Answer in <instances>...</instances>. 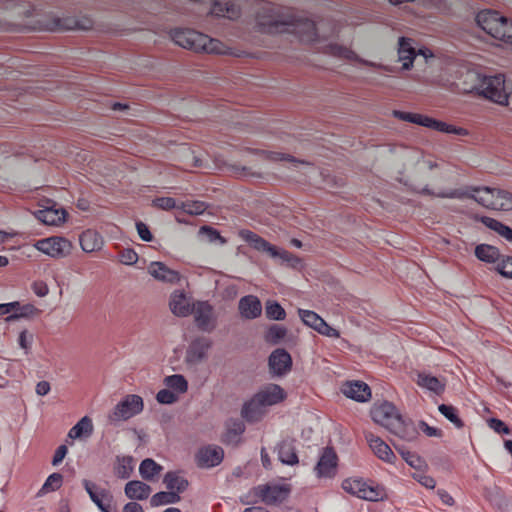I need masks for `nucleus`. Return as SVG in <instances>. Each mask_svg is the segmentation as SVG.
<instances>
[{
    "label": "nucleus",
    "instance_id": "obj_1",
    "mask_svg": "<svg viewBox=\"0 0 512 512\" xmlns=\"http://www.w3.org/2000/svg\"><path fill=\"white\" fill-rule=\"evenodd\" d=\"M256 15L258 26L267 33H291L301 41L312 42L318 39V29L313 20L304 15L287 11L273 2H264Z\"/></svg>",
    "mask_w": 512,
    "mask_h": 512
},
{
    "label": "nucleus",
    "instance_id": "obj_2",
    "mask_svg": "<svg viewBox=\"0 0 512 512\" xmlns=\"http://www.w3.org/2000/svg\"><path fill=\"white\" fill-rule=\"evenodd\" d=\"M465 81L472 83L466 90L475 91L500 105H506L509 95L512 93V85L506 82L503 74L488 76L475 71H468Z\"/></svg>",
    "mask_w": 512,
    "mask_h": 512
},
{
    "label": "nucleus",
    "instance_id": "obj_3",
    "mask_svg": "<svg viewBox=\"0 0 512 512\" xmlns=\"http://www.w3.org/2000/svg\"><path fill=\"white\" fill-rule=\"evenodd\" d=\"M441 197L457 199L471 198L489 209L499 211L512 210V193L500 189H492L488 187L456 189L442 194Z\"/></svg>",
    "mask_w": 512,
    "mask_h": 512
},
{
    "label": "nucleus",
    "instance_id": "obj_4",
    "mask_svg": "<svg viewBox=\"0 0 512 512\" xmlns=\"http://www.w3.org/2000/svg\"><path fill=\"white\" fill-rule=\"evenodd\" d=\"M171 38L175 44L196 52L227 53L226 46L221 41L192 29H175L171 32Z\"/></svg>",
    "mask_w": 512,
    "mask_h": 512
},
{
    "label": "nucleus",
    "instance_id": "obj_5",
    "mask_svg": "<svg viewBox=\"0 0 512 512\" xmlns=\"http://www.w3.org/2000/svg\"><path fill=\"white\" fill-rule=\"evenodd\" d=\"M478 26L493 38L512 45V21L497 11L483 10L476 16Z\"/></svg>",
    "mask_w": 512,
    "mask_h": 512
},
{
    "label": "nucleus",
    "instance_id": "obj_6",
    "mask_svg": "<svg viewBox=\"0 0 512 512\" xmlns=\"http://www.w3.org/2000/svg\"><path fill=\"white\" fill-rule=\"evenodd\" d=\"M144 404L140 396L130 394L124 397L108 415V420L111 424H118L119 422L129 420L136 416L143 410Z\"/></svg>",
    "mask_w": 512,
    "mask_h": 512
},
{
    "label": "nucleus",
    "instance_id": "obj_7",
    "mask_svg": "<svg viewBox=\"0 0 512 512\" xmlns=\"http://www.w3.org/2000/svg\"><path fill=\"white\" fill-rule=\"evenodd\" d=\"M253 492L265 504L277 505L288 498L290 487L285 484H263L254 487Z\"/></svg>",
    "mask_w": 512,
    "mask_h": 512
},
{
    "label": "nucleus",
    "instance_id": "obj_8",
    "mask_svg": "<svg viewBox=\"0 0 512 512\" xmlns=\"http://www.w3.org/2000/svg\"><path fill=\"white\" fill-rule=\"evenodd\" d=\"M342 487L350 494L368 501H377L383 497V491L378 486L369 485L363 479H346Z\"/></svg>",
    "mask_w": 512,
    "mask_h": 512
},
{
    "label": "nucleus",
    "instance_id": "obj_9",
    "mask_svg": "<svg viewBox=\"0 0 512 512\" xmlns=\"http://www.w3.org/2000/svg\"><path fill=\"white\" fill-rule=\"evenodd\" d=\"M371 417L388 431L402 418L396 407L388 401L375 403L371 409Z\"/></svg>",
    "mask_w": 512,
    "mask_h": 512
},
{
    "label": "nucleus",
    "instance_id": "obj_10",
    "mask_svg": "<svg viewBox=\"0 0 512 512\" xmlns=\"http://www.w3.org/2000/svg\"><path fill=\"white\" fill-rule=\"evenodd\" d=\"M93 27V21L89 17H57L53 16L51 21L46 25V29L50 31L63 30H89Z\"/></svg>",
    "mask_w": 512,
    "mask_h": 512
},
{
    "label": "nucleus",
    "instance_id": "obj_11",
    "mask_svg": "<svg viewBox=\"0 0 512 512\" xmlns=\"http://www.w3.org/2000/svg\"><path fill=\"white\" fill-rule=\"evenodd\" d=\"M417 55L422 56L424 59H428L433 56L432 52L427 48L419 49L418 51H416L411 39L405 37L399 38L398 59L400 62H402L403 69H410Z\"/></svg>",
    "mask_w": 512,
    "mask_h": 512
},
{
    "label": "nucleus",
    "instance_id": "obj_12",
    "mask_svg": "<svg viewBox=\"0 0 512 512\" xmlns=\"http://www.w3.org/2000/svg\"><path fill=\"white\" fill-rule=\"evenodd\" d=\"M197 327L204 332H211L215 328L213 307L205 301L193 304L192 312Z\"/></svg>",
    "mask_w": 512,
    "mask_h": 512
},
{
    "label": "nucleus",
    "instance_id": "obj_13",
    "mask_svg": "<svg viewBox=\"0 0 512 512\" xmlns=\"http://www.w3.org/2000/svg\"><path fill=\"white\" fill-rule=\"evenodd\" d=\"M36 248L51 257H63L70 252L71 243L65 238L50 237L39 240Z\"/></svg>",
    "mask_w": 512,
    "mask_h": 512
},
{
    "label": "nucleus",
    "instance_id": "obj_14",
    "mask_svg": "<svg viewBox=\"0 0 512 512\" xmlns=\"http://www.w3.org/2000/svg\"><path fill=\"white\" fill-rule=\"evenodd\" d=\"M246 240L253 248L258 251L266 252L272 258H279L283 262H289L292 258V255L289 252L278 249L253 232L248 231L246 233Z\"/></svg>",
    "mask_w": 512,
    "mask_h": 512
},
{
    "label": "nucleus",
    "instance_id": "obj_15",
    "mask_svg": "<svg viewBox=\"0 0 512 512\" xmlns=\"http://www.w3.org/2000/svg\"><path fill=\"white\" fill-rule=\"evenodd\" d=\"M337 471V455L332 448H325L315 467V472L319 478H332Z\"/></svg>",
    "mask_w": 512,
    "mask_h": 512
},
{
    "label": "nucleus",
    "instance_id": "obj_16",
    "mask_svg": "<svg viewBox=\"0 0 512 512\" xmlns=\"http://www.w3.org/2000/svg\"><path fill=\"white\" fill-rule=\"evenodd\" d=\"M268 365L273 375L283 376L291 370L292 358L285 349L278 348L269 356Z\"/></svg>",
    "mask_w": 512,
    "mask_h": 512
},
{
    "label": "nucleus",
    "instance_id": "obj_17",
    "mask_svg": "<svg viewBox=\"0 0 512 512\" xmlns=\"http://www.w3.org/2000/svg\"><path fill=\"white\" fill-rule=\"evenodd\" d=\"M365 439L370 449L380 460L390 464L395 462L396 455L391 450L389 445L385 443L380 437L374 435L372 432H365Z\"/></svg>",
    "mask_w": 512,
    "mask_h": 512
},
{
    "label": "nucleus",
    "instance_id": "obj_18",
    "mask_svg": "<svg viewBox=\"0 0 512 512\" xmlns=\"http://www.w3.org/2000/svg\"><path fill=\"white\" fill-rule=\"evenodd\" d=\"M195 302L183 291L176 290L170 296L169 307L171 312L178 317H186L191 314Z\"/></svg>",
    "mask_w": 512,
    "mask_h": 512
},
{
    "label": "nucleus",
    "instance_id": "obj_19",
    "mask_svg": "<svg viewBox=\"0 0 512 512\" xmlns=\"http://www.w3.org/2000/svg\"><path fill=\"white\" fill-rule=\"evenodd\" d=\"M255 395L266 407L276 405L286 398L284 389L274 383L263 386Z\"/></svg>",
    "mask_w": 512,
    "mask_h": 512
},
{
    "label": "nucleus",
    "instance_id": "obj_20",
    "mask_svg": "<svg viewBox=\"0 0 512 512\" xmlns=\"http://www.w3.org/2000/svg\"><path fill=\"white\" fill-rule=\"evenodd\" d=\"M224 452L219 446H206L197 453L198 466L204 468L214 467L223 460Z\"/></svg>",
    "mask_w": 512,
    "mask_h": 512
},
{
    "label": "nucleus",
    "instance_id": "obj_21",
    "mask_svg": "<svg viewBox=\"0 0 512 512\" xmlns=\"http://www.w3.org/2000/svg\"><path fill=\"white\" fill-rule=\"evenodd\" d=\"M148 273L156 280L164 283H177L180 280V274L169 268L163 262H151L148 266Z\"/></svg>",
    "mask_w": 512,
    "mask_h": 512
},
{
    "label": "nucleus",
    "instance_id": "obj_22",
    "mask_svg": "<svg viewBox=\"0 0 512 512\" xmlns=\"http://www.w3.org/2000/svg\"><path fill=\"white\" fill-rule=\"evenodd\" d=\"M341 391L346 397L358 402L368 401L371 397L370 387L362 381L346 382Z\"/></svg>",
    "mask_w": 512,
    "mask_h": 512
},
{
    "label": "nucleus",
    "instance_id": "obj_23",
    "mask_svg": "<svg viewBox=\"0 0 512 512\" xmlns=\"http://www.w3.org/2000/svg\"><path fill=\"white\" fill-rule=\"evenodd\" d=\"M211 344V341L204 337L194 340L187 350V362L190 364L202 362L206 358L207 351L211 347Z\"/></svg>",
    "mask_w": 512,
    "mask_h": 512
},
{
    "label": "nucleus",
    "instance_id": "obj_24",
    "mask_svg": "<svg viewBox=\"0 0 512 512\" xmlns=\"http://www.w3.org/2000/svg\"><path fill=\"white\" fill-rule=\"evenodd\" d=\"M266 406L254 395L242 408V417L248 422L259 421L266 413Z\"/></svg>",
    "mask_w": 512,
    "mask_h": 512
},
{
    "label": "nucleus",
    "instance_id": "obj_25",
    "mask_svg": "<svg viewBox=\"0 0 512 512\" xmlns=\"http://www.w3.org/2000/svg\"><path fill=\"white\" fill-rule=\"evenodd\" d=\"M209 13L216 17L235 20L240 16V6L238 2H213Z\"/></svg>",
    "mask_w": 512,
    "mask_h": 512
},
{
    "label": "nucleus",
    "instance_id": "obj_26",
    "mask_svg": "<svg viewBox=\"0 0 512 512\" xmlns=\"http://www.w3.org/2000/svg\"><path fill=\"white\" fill-rule=\"evenodd\" d=\"M82 484L92 502L99 508L100 511L106 512L107 504L104 503V500L111 499L109 492L105 489H100L95 483L86 479L82 481Z\"/></svg>",
    "mask_w": 512,
    "mask_h": 512
},
{
    "label": "nucleus",
    "instance_id": "obj_27",
    "mask_svg": "<svg viewBox=\"0 0 512 512\" xmlns=\"http://www.w3.org/2000/svg\"><path fill=\"white\" fill-rule=\"evenodd\" d=\"M239 311L242 317L246 319L257 318L262 311L261 302L256 296H244L239 301Z\"/></svg>",
    "mask_w": 512,
    "mask_h": 512
},
{
    "label": "nucleus",
    "instance_id": "obj_28",
    "mask_svg": "<svg viewBox=\"0 0 512 512\" xmlns=\"http://www.w3.org/2000/svg\"><path fill=\"white\" fill-rule=\"evenodd\" d=\"M151 491L149 485L138 480L129 481L124 488L125 495L132 500H145L149 497Z\"/></svg>",
    "mask_w": 512,
    "mask_h": 512
},
{
    "label": "nucleus",
    "instance_id": "obj_29",
    "mask_svg": "<svg viewBox=\"0 0 512 512\" xmlns=\"http://www.w3.org/2000/svg\"><path fill=\"white\" fill-rule=\"evenodd\" d=\"M35 217L47 225H59L65 221L66 213L62 209L48 207L45 209L37 210Z\"/></svg>",
    "mask_w": 512,
    "mask_h": 512
},
{
    "label": "nucleus",
    "instance_id": "obj_30",
    "mask_svg": "<svg viewBox=\"0 0 512 512\" xmlns=\"http://www.w3.org/2000/svg\"><path fill=\"white\" fill-rule=\"evenodd\" d=\"M416 383L421 388L431 391L436 395H440L445 389V383L442 380L425 372L417 374Z\"/></svg>",
    "mask_w": 512,
    "mask_h": 512
},
{
    "label": "nucleus",
    "instance_id": "obj_31",
    "mask_svg": "<svg viewBox=\"0 0 512 512\" xmlns=\"http://www.w3.org/2000/svg\"><path fill=\"white\" fill-rule=\"evenodd\" d=\"M80 245L85 252H94L103 245V239L99 233L94 230H86L80 235Z\"/></svg>",
    "mask_w": 512,
    "mask_h": 512
},
{
    "label": "nucleus",
    "instance_id": "obj_32",
    "mask_svg": "<svg viewBox=\"0 0 512 512\" xmlns=\"http://www.w3.org/2000/svg\"><path fill=\"white\" fill-rule=\"evenodd\" d=\"M389 432L408 442L414 441L417 437V430L412 424L406 423L403 418L396 421Z\"/></svg>",
    "mask_w": 512,
    "mask_h": 512
},
{
    "label": "nucleus",
    "instance_id": "obj_33",
    "mask_svg": "<svg viewBox=\"0 0 512 512\" xmlns=\"http://www.w3.org/2000/svg\"><path fill=\"white\" fill-rule=\"evenodd\" d=\"M93 433V423L88 416L81 418L70 430L68 436L72 439L89 437Z\"/></svg>",
    "mask_w": 512,
    "mask_h": 512
},
{
    "label": "nucleus",
    "instance_id": "obj_34",
    "mask_svg": "<svg viewBox=\"0 0 512 512\" xmlns=\"http://www.w3.org/2000/svg\"><path fill=\"white\" fill-rule=\"evenodd\" d=\"M163 467L151 458L144 459L139 466V473L144 480L154 481Z\"/></svg>",
    "mask_w": 512,
    "mask_h": 512
},
{
    "label": "nucleus",
    "instance_id": "obj_35",
    "mask_svg": "<svg viewBox=\"0 0 512 512\" xmlns=\"http://www.w3.org/2000/svg\"><path fill=\"white\" fill-rule=\"evenodd\" d=\"M475 256L483 262L495 263L500 258L498 248L489 244H479L475 248Z\"/></svg>",
    "mask_w": 512,
    "mask_h": 512
},
{
    "label": "nucleus",
    "instance_id": "obj_36",
    "mask_svg": "<svg viewBox=\"0 0 512 512\" xmlns=\"http://www.w3.org/2000/svg\"><path fill=\"white\" fill-rule=\"evenodd\" d=\"M163 482L168 490L175 491L178 495L184 492L188 486V481L177 472H168Z\"/></svg>",
    "mask_w": 512,
    "mask_h": 512
},
{
    "label": "nucleus",
    "instance_id": "obj_37",
    "mask_svg": "<svg viewBox=\"0 0 512 512\" xmlns=\"http://www.w3.org/2000/svg\"><path fill=\"white\" fill-rule=\"evenodd\" d=\"M278 458L284 464L294 465L298 463V457L295 453V448L289 441H283L279 444Z\"/></svg>",
    "mask_w": 512,
    "mask_h": 512
},
{
    "label": "nucleus",
    "instance_id": "obj_38",
    "mask_svg": "<svg viewBox=\"0 0 512 512\" xmlns=\"http://www.w3.org/2000/svg\"><path fill=\"white\" fill-rule=\"evenodd\" d=\"M180 499V496L175 491H161L151 497L150 504L152 507H157L161 505L178 503Z\"/></svg>",
    "mask_w": 512,
    "mask_h": 512
},
{
    "label": "nucleus",
    "instance_id": "obj_39",
    "mask_svg": "<svg viewBox=\"0 0 512 512\" xmlns=\"http://www.w3.org/2000/svg\"><path fill=\"white\" fill-rule=\"evenodd\" d=\"M134 469V459L132 456L117 457L115 467L116 475L121 479H127L131 476Z\"/></svg>",
    "mask_w": 512,
    "mask_h": 512
},
{
    "label": "nucleus",
    "instance_id": "obj_40",
    "mask_svg": "<svg viewBox=\"0 0 512 512\" xmlns=\"http://www.w3.org/2000/svg\"><path fill=\"white\" fill-rule=\"evenodd\" d=\"M164 384L169 390H174L177 393H185L188 389L187 380L180 374L165 377Z\"/></svg>",
    "mask_w": 512,
    "mask_h": 512
},
{
    "label": "nucleus",
    "instance_id": "obj_41",
    "mask_svg": "<svg viewBox=\"0 0 512 512\" xmlns=\"http://www.w3.org/2000/svg\"><path fill=\"white\" fill-rule=\"evenodd\" d=\"M439 412L452 422L456 427L460 428L463 426L462 421L458 417L457 409L450 405L441 404L438 407Z\"/></svg>",
    "mask_w": 512,
    "mask_h": 512
},
{
    "label": "nucleus",
    "instance_id": "obj_42",
    "mask_svg": "<svg viewBox=\"0 0 512 512\" xmlns=\"http://www.w3.org/2000/svg\"><path fill=\"white\" fill-rule=\"evenodd\" d=\"M286 333L287 330L285 327L274 324L267 331L266 341L277 344L285 337Z\"/></svg>",
    "mask_w": 512,
    "mask_h": 512
},
{
    "label": "nucleus",
    "instance_id": "obj_43",
    "mask_svg": "<svg viewBox=\"0 0 512 512\" xmlns=\"http://www.w3.org/2000/svg\"><path fill=\"white\" fill-rule=\"evenodd\" d=\"M266 315L269 319L283 320L286 313L279 303L268 301L266 304Z\"/></svg>",
    "mask_w": 512,
    "mask_h": 512
},
{
    "label": "nucleus",
    "instance_id": "obj_44",
    "mask_svg": "<svg viewBox=\"0 0 512 512\" xmlns=\"http://www.w3.org/2000/svg\"><path fill=\"white\" fill-rule=\"evenodd\" d=\"M181 208L189 214L200 215L204 213L207 206L202 201H186L181 204Z\"/></svg>",
    "mask_w": 512,
    "mask_h": 512
},
{
    "label": "nucleus",
    "instance_id": "obj_45",
    "mask_svg": "<svg viewBox=\"0 0 512 512\" xmlns=\"http://www.w3.org/2000/svg\"><path fill=\"white\" fill-rule=\"evenodd\" d=\"M199 236H201L204 240L214 243L219 241L221 244L225 242V240L220 236V234L209 226H203L199 230Z\"/></svg>",
    "mask_w": 512,
    "mask_h": 512
},
{
    "label": "nucleus",
    "instance_id": "obj_46",
    "mask_svg": "<svg viewBox=\"0 0 512 512\" xmlns=\"http://www.w3.org/2000/svg\"><path fill=\"white\" fill-rule=\"evenodd\" d=\"M393 446L395 447L396 451H398L401 454V456L407 462L408 465H410L411 467H414V468H417L420 466L421 459L417 455L404 450L401 446H398L395 443H393Z\"/></svg>",
    "mask_w": 512,
    "mask_h": 512
},
{
    "label": "nucleus",
    "instance_id": "obj_47",
    "mask_svg": "<svg viewBox=\"0 0 512 512\" xmlns=\"http://www.w3.org/2000/svg\"><path fill=\"white\" fill-rule=\"evenodd\" d=\"M329 50H330V53L334 56L346 58L349 60L356 58V54L352 50H350L349 48L337 45V44L330 45Z\"/></svg>",
    "mask_w": 512,
    "mask_h": 512
},
{
    "label": "nucleus",
    "instance_id": "obj_48",
    "mask_svg": "<svg viewBox=\"0 0 512 512\" xmlns=\"http://www.w3.org/2000/svg\"><path fill=\"white\" fill-rule=\"evenodd\" d=\"M62 475L59 473L51 474L45 481L42 486L43 491H55L57 490L62 483Z\"/></svg>",
    "mask_w": 512,
    "mask_h": 512
},
{
    "label": "nucleus",
    "instance_id": "obj_49",
    "mask_svg": "<svg viewBox=\"0 0 512 512\" xmlns=\"http://www.w3.org/2000/svg\"><path fill=\"white\" fill-rule=\"evenodd\" d=\"M480 221L489 229L497 232L500 236L503 235V232H504L505 228L507 227L505 224L501 223L500 221L490 218V217H487V216L481 217Z\"/></svg>",
    "mask_w": 512,
    "mask_h": 512
},
{
    "label": "nucleus",
    "instance_id": "obj_50",
    "mask_svg": "<svg viewBox=\"0 0 512 512\" xmlns=\"http://www.w3.org/2000/svg\"><path fill=\"white\" fill-rule=\"evenodd\" d=\"M156 399L161 404H173L177 401L178 397L173 391L162 389L157 393Z\"/></svg>",
    "mask_w": 512,
    "mask_h": 512
},
{
    "label": "nucleus",
    "instance_id": "obj_51",
    "mask_svg": "<svg viewBox=\"0 0 512 512\" xmlns=\"http://www.w3.org/2000/svg\"><path fill=\"white\" fill-rule=\"evenodd\" d=\"M497 270L507 278H512V257H505L498 263Z\"/></svg>",
    "mask_w": 512,
    "mask_h": 512
},
{
    "label": "nucleus",
    "instance_id": "obj_52",
    "mask_svg": "<svg viewBox=\"0 0 512 512\" xmlns=\"http://www.w3.org/2000/svg\"><path fill=\"white\" fill-rule=\"evenodd\" d=\"M153 205L163 210H171L177 207L175 199L171 197L156 198L153 200Z\"/></svg>",
    "mask_w": 512,
    "mask_h": 512
},
{
    "label": "nucleus",
    "instance_id": "obj_53",
    "mask_svg": "<svg viewBox=\"0 0 512 512\" xmlns=\"http://www.w3.org/2000/svg\"><path fill=\"white\" fill-rule=\"evenodd\" d=\"M299 316L302 321L307 325L312 327L319 319V315L310 310H299Z\"/></svg>",
    "mask_w": 512,
    "mask_h": 512
},
{
    "label": "nucleus",
    "instance_id": "obj_54",
    "mask_svg": "<svg viewBox=\"0 0 512 512\" xmlns=\"http://www.w3.org/2000/svg\"><path fill=\"white\" fill-rule=\"evenodd\" d=\"M434 123L435 124L431 125V127H430L434 130L446 132V133H454V134H458V135L466 134V131L462 128L449 130V125L444 122L437 121L434 119Z\"/></svg>",
    "mask_w": 512,
    "mask_h": 512
},
{
    "label": "nucleus",
    "instance_id": "obj_55",
    "mask_svg": "<svg viewBox=\"0 0 512 512\" xmlns=\"http://www.w3.org/2000/svg\"><path fill=\"white\" fill-rule=\"evenodd\" d=\"M413 477L416 481L428 489H433L436 485L435 480L431 476L424 473H415Z\"/></svg>",
    "mask_w": 512,
    "mask_h": 512
},
{
    "label": "nucleus",
    "instance_id": "obj_56",
    "mask_svg": "<svg viewBox=\"0 0 512 512\" xmlns=\"http://www.w3.org/2000/svg\"><path fill=\"white\" fill-rule=\"evenodd\" d=\"M418 426H419V429L421 431H423L429 437H441L442 436V431L440 429L431 427L424 421H420Z\"/></svg>",
    "mask_w": 512,
    "mask_h": 512
},
{
    "label": "nucleus",
    "instance_id": "obj_57",
    "mask_svg": "<svg viewBox=\"0 0 512 512\" xmlns=\"http://www.w3.org/2000/svg\"><path fill=\"white\" fill-rule=\"evenodd\" d=\"M33 341V335L29 333L27 330H23L18 338L19 346L22 349H28L31 346Z\"/></svg>",
    "mask_w": 512,
    "mask_h": 512
},
{
    "label": "nucleus",
    "instance_id": "obj_58",
    "mask_svg": "<svg viewBox=\"0 0 512 512\" xmlns=\"http://www.w3.org/2000/svg\"><path fill=\"white\" fill-rule=\"evenodd\" d=\"M489 426L497 433H502V434L509 433L508 426L503 421H501L499 419L492 418L489 421Z\"/></svg>",
    "mask_w": 512,
    "mask_h": 512
},
{
    "label": "nucleus",
    "instance_id": "obj_59",
    "mask_svg": "<svg viewBox=\"0 0 512 512\" xmlns=\"http://www.w3.org/2000/svg\"><path fill=\"white\" fill-rule=\"evenodd\" d=\"M136 229H137L139 237L143 241L149 242V241L152 240V234L150 233L148 227L144 223L137 222L136 223Z\"/></svg>",
    "mask_w": 512,
    "mask_h": 512
},
{
    "label": "nucleus",
    "instance_id": "obj_60",
    "mask_svg": "<svg viewBox=\"0 0 512 512\" xmlns=\"http://www.w3.org/2000/svg\"><path fill=\"white\" fill-rule=\"evenodd\" d=\"M67 452H68L67 447L65 445H60L55 451V454L52 459V465L58 466L65 458Z\"/></svg>",
    "mask_w": 512,
    "mask_h": 512
},
{
    "label": "nucleus",
    "instance_id": "obj_61",
    "mask_svg": "<svg viewBox=\"0 0 512 512\" xmlns=\"http://www.w3.org/2000/svg\"><path fill=\"white\" fill-rule=\"evenodd\" d=\"M138 260V255L131 249H127L121 254V261L126 265L134 264Z\"/></svg>",
    "mask_w": 512,
    "mask_h": 512
},
{
    "label": "nucleus",
    "instance_id": "obj_62",
    "mask_svg": "<svg viewBox=\"0 0 512 512\" xmlns=\"http://www.w3.org/2000/svg\"><path fill=\"white\" fill-rule=\"evenodd\" d=\"M413 119H414V121L412 123H415V124H418V125H421L424 127H428V128H430L431 125L435 124L433 118H430V117H427V116H424L421 114L414 113Z\"/></svg>",
    "mask_w": 512,
    "mask_h": 512
},
{
    "label": "nucleus",
    "instance_id": "obj_63",
    "mask_svg": "<svg viewBox=\"0 0 512 512\" xmlns=\"http://www.w3.org/2000/svg\"><path fill=\"white\" fill-rule=\"evenodd\" d=\"M33 311H34V307L32 305H26L22 308V310L20 312L9 315L8 317H6L5 320L7 322H11V321L18 319L19 317L27 316V315L31 314Z\"/></svg>",
    "mask_w": 512,
    "mask_h": 512
},
{
    "label": "nucleus",
    "instance_id": "obj_64",
    "mask_svg": "<svg viewBox=\"0 0 512 512\" xmlns=\"http://www.w3.org/2000/svg\"><path fill=\"white\" fill-rule=\"evenodd\" d=\"M33 290L39 297H45L49 293V288L44 282H36L33 286Z\"/></svg>",
    "mask_w": 512,
    "mask_h": 512
}]
</instances>
